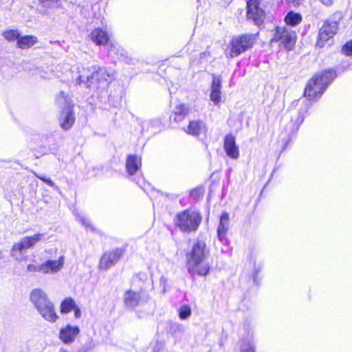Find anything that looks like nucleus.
<instances>
[{
    "label": "nucleus",
    "mask_w": 352,
    "mask_h": 352,
    "mask_svg": "<svg viewBox=\"0 0 352 352\" xmlns=\"http://www.w3.org/2000/svg\"><path fill=\"white\" fill-rule=\"evenodd\" d=\"M78 76L74 79L75 85H83L86 88L100 93L107 90L110 83L116 78L114 69L95 65L78 68Z\"/></svg>",
    "instance_id": "1"
},
{
    "label": "nucleus",
    "mask_w": 352,
    "mask_h": 352,
    "mask_svg": "<svg viewBox=\"0 0 352 352\" xmlns=\"http://www.w3.org/2000/svg\"><path fill=\"white\" fill-rule=\"evenodd\" d=\"M209 250L206 243L197 240L192 245L190 252L187 254L188 270L190 274L198 276H206L210 272V265L206 262Z\"/></svg>",
    "instance_id": "2"
},
{
    "label": "nucleus",
    "mask_w": 352,
    "mask_h": 352,
    "mask_svg": "<svg viewBox=\"0 0 352 352\" xmlns=\"http://www.w3.org/2000/svg\"><path fill=\"white\" fill-rule=\"evenodd\" d=\"M336 77L335 71L331 69L324 70L316 74L308 82L304 92L305 96L309 100L320 97Z\"/></svg>",
    "instance_id": "3"
},
{
    "label": "nucleus",
    "mask_w": 352,
    "mask_h": 352,
    "mask_svg": "<svg viewBox=\"0 0 352 352\" xmlns=\"http://www.w3.org/2000/svg\"><path fill=\"white\" fill-rule=\"evenodd\" d=\"M201 217L199 213L190 210H186L177 214L175 225L182 232H190L197 230Z\"/></svg>",
    "instance_id": "4"
},
{
    "label": "nucleus",
    "mask_w": 352,
    "mask_h": 352,
    "mask_svg": "<svg viewBox=\"0 0 352 352\" xmlns=\"http://www.w3.org/2000/svg\"><path fill=\"white\" fill-rule=\"evenodd\" d=\"M44 234H35L31 236H25L20 241L15 243L11 249L10 254L18 261H23L26 258V250L34 246L41 241Z\"/></svg>",
    "instance_id": "5"
},
{
    "label": "nucleus",
    "mask_w": 352,
    "mask_h": 352,
    "mask_svg": "<svg viewBox=\"0 0 352 352\" xmlns=\"http://www.w3.org/2000/svg\"><path fill=\"white\" fill-rule=\"evenodd\" d=\"M256 36L257 34H244L234 38L230 43V50L226 52V56L234 58L251 48L256 40Z\"/></svg>",
    "instance_id": "6"
},
{
    "label": "nucleus",
    "mask_w": 352,
    "mask_h": 352,
    "mask_svg": "<svg viewBox=\"0 0 352 352\" xmlns=\"http://www.w3.org/2000/svg\"><path fill=\"white\" fill-rule=\"evenodd\" d=\"M296 39V34L294 31L285 27H277L272 41L280 42L285 49L291 50L295 45Z\"/></svg>",
    "instance_id": "7"
},
{
    "label": "nucleus",
    "mask_w": 352,
    "mask_h": 352,
    "mask_svg": "<svg viewBox=\"0 0 352 352\" xmlns=\"http://www.w3.org/2000/svg\"><path fill=\"white\" fill-rule=\"evenodd\" d=\"M247 17L260 25L265 19V12L260 8L258 0H249L247 2Z\"/></svg>",
    "instance_id": "8"
},
{
    "label": "nucleus",
    "mask_w": 352,
    "mask_h": 352,
    "mask_svg": "<svg viewBox=\"0 0 352 352\" xmlns=\"http://www.w3.org/2000/svg\"><path fill=\"white\" fill-rule=\"evenodd\" d=\"M337 30L338 23L336 21H325L319 30L317 45L322 47L325 42L336 34Z\"/></svg>",
    "instance_id": "9"
},
{
    "label": "nucleus",
    "mask_w": 352,
    "mask_h": 352,
    "mask_svg": "<svg viewBox=\"0 0 352 352\" xmlns=\"http://www.w3.org/2000/svg\"><path fill=\"white\" fill-rule=\"evenodd\" d=\"M123 254L124 250L120 248L104 253L100 258V269L107 270L119 261Z\"/></svg>",
    "instance_id": "10"
},
{
    "label": "nucleus",
    "mask_w": 352,
    "mask_h": 352,
    "mask_svg": "<svg viewBox=\"0 0 352 352\" xmlns=\"http://www.w3.org/2000/svg\"><path fill=\"white\" fill-rule=\"evenodd\" d=\"M64 256H60L57 260H47L41 265V272L45 274H54L60 271L64 265Z\"/></svg>",
    "instance_id": "11"
},
{
    "label": "nucleus",
    "mask_w": 352,
    "mask_h": 352,
    "mask_svg": "<svg viewBox=\"0 0 352 352\" xmlns=\"http://www.w3.org/2000/svg\"><path fill=\"white\" fill-rule=\"evenodd\" d=\"M223 148L226 155L233 159L236 160L239 157V150L236 144L235 138L232 135H228L224 138Z\"/></svg>",
    "instance_id": "12"
},
{
    "label": "nucleus",
    "mask_w": 352,
    "mask_h": 352,
    "mask_svg": "<svg viewBox=\"0 0 352 352\" xmlns=\"http://www.w3.org/2000/svg\"><path fill=\"white\" fill-rule=\"evenodd\" d=\"M39 314L47 321L55 322L58 318V316L55 311L54 303L50 301L40 307L36 308Z\"/></svg>",
    "instance_id": "13"
},
{
    "label": "nucleus",
    "mask_w": 352,
    "mask_h": 352,
    "mask_svg": "<svg viewBox=\"0 0 352 352\" xmlns=\"http://www.w3.org/2000/svg\"><path fill=\"white\" fill-rule=\"evenodd\" d=\"M80 333V329L76 326L67 325L60 329L59 338L65 344H71Z\"/></svg>",
    "instance_id": "14"
},
{
    "label": "nucleus",
    "mask_w": 352,
    "mask_h": 352,
    "mask_svg": "<svg viewBox=\"0 0 352 352\" xmlns=\"http://www.w3.org/2000/svg\"><path fill=\"white\" fill-rule=\"evenodd\" d=\"M59 122L60 126L65 131L69 130L75 122L73 107L64 108L60 113Z\"/></svg>",
    "instance_id": "15"
},
{
    "label": "nucleus",
    "mask_w": 352,
    "mask_h": 352,
    "mask_svg": "<svg viewBox=\"0 0 352 352\" xmlns=\"http://www.w3.org/2000/svg\"><path fill=\"white\" fill-rule=\"evenodd\" d=\"M230 225L229 214L228 212H223L220 217L219 224L217 228V236L219 240L223 243H226L228 240L226 235L228 231Z\"/></svg>",
    "instance_id": "16"
},
{
    "label": "nucleus",
    "mask_w": 352,
    "mask_h": 352,
    "mask_svg": "<svg viewBox=\"0 0 352 352\" xmlns=\"http://www.w3.org/2000/svg\"><path fill=\"white\" fill-rule=\"evenodd\" d=\"M30 299L36 309L51 301L46 293L43 289L38 288L34 289L31 292Z\"/></svg>",
    "instance_id": "17"
},
{
    "label": "nucleus",
    "mask_w": 352,
    "mask_h": 352,
    "mask_svg": "<svg viewBox=\"0 0 352 352\" xmlns=\"http://www.w3.org/2000/svg\"><path fill=\"white\" fill-rule=\"evenodd\" d=\"M186 132L194 136L205 135L207 132V127L204 122L201 120H193L190 122Z\"/></svg>",
    "instance_id": "18"
},
{
    "label": "nucleus",
    "mask_w": 352,
    "mask_h": 352,
    "mask_svg": "<svg viewBox=\"0 0 352 352\" xmlns=\"http://www.w3.org/2000/svg\"><path fill=\"white\" fill-rule=\"evenodd\" d=\"M126 307L130 309H134L140 303V295L138 292L132 290L126 291L123 296Z\"/></svg>",
    "instance_id": "19"
},
{
    "label": "nucleus",
    "mask_w": 352,
    "mask_h": 352,
    "mask_svg": "<svg viewBox=\"0 0 352 352\" xmlns=\"http://www.w3.org/2000/svg\"><path fill=\"white\" fill-rule=\"evenodd\" d=\"M141 166V158L135 155H130L126 160V169L130 176L133 175Z\"/></svg>",
    "instance_id": "20"
},
{
    "label": "nucleus",
    "mask_w": 352,
    "mask_h": 352,
    "mask_svg": "<svg viewBox=\"0 0 352 352\" xmlns=\"http://www.w3.org/2000/svg\"><path fill=\"white\" fill-rule=\"evenodd\" d=\"M91 38L98 45H104L109 40L107 31L101 28H96L91 33Z\"/></svg>",
    "instance_id": "21"
},
{
    "label": "nucleus",
    "mask_w": 352,
    "mask_h": 352,
    "mask_svg": "<svg viewBox=\"0 0 352 352\" xmlns=\"http://www.w3.org/2000/svg\"><path fill=\"white\" fill-rule=\"evenodd\" d=\"M37 38L32 35L20 36L16 42L17 47L21 49H27L33 46L37 43Z\"/></svg>",
    "instance_id": "22"
},
{
    "label": "nucleus",
    "mask_w": 352,
    "mask_h": 352,
    "mask_svg": "<svg viewBox=\"0 0 352 352\" xmlns=\"http://www.w3.org/2000/svg\"><path fill=\"white\" fill-rule=\"evenodd\" d=\"M188 108L184 104H178L173 109V115L170 116V119L175 122H180L188 113Z\"/></svg>",
    "instance_id": "23"
},
{
    "label": "nucleus",
    "mask_w": 352,
    "mask_h": 352,
    "mask_svg": "<svg viewBox=\"0 0 352 352\" xmlns=\"http://www.w3.org/2000/svg\"><path fill=\"white\" fill-rule=\"evenodd\" d=\"M104 46L111 56H117L118 58H120V56H124V50L117 43H109L108 41Z\"/></svg>",
    "instance_id": "24"
},
{
    "label": "nucleus",
    "mask_w": 352,
    "mask_h": 352,
    "mask_svg": "<svg viewBox=\"0 0 352 352\" xmlns=\"http://www.w3.org/2000/svg\"><path fill=\"white\" fill-rule=\"evenodd\" d=\"M302 18V16L294 11L289 12L285 17V21L287 25L290 26H296L300 23Z\"/></svg>",
    "instance_id": "25"
},
{
    "label": "nucleus",
    "mask_w": 352,
    "mask_h": 352,
    "mask_svg": "<svg viewBox=\"0 0 352 352\" xmlns=\"http://www.w3.org/2000/svg\"><path fill=\"white\" fill-rule=\"evenodd\" d=\"M75 306V301L72 298H65L60 304V312L62 314H68Z\"/></svg>",
    "instance_id": "26"
},
{
    "label": "nucleus",
    "mask_w": 352,
    "mask_h": 352,
    "mask_svg": "<svg viewBox=\"0 0 352 352\" xmlns=\"http://www.w3.org/2000/svg\"><path fill=\"white\" fill-rule=\"evenodd\" d=\"M56 102L63 109L69 107H72L70 99L67 98L63 91H60L56 97Z\"/></svg>",
    "instance_id": "27"
},
{
    "label": "nucleus",
    "mask_w": 352,
    "mask_h": 352,
    "mask_svg": "<svg viewBox=\"0 0 352 352\" xmlns=\"http://www.w3.org/2000/svg\"><path fill=\"white\" fill-rule=\"evenodd\" d=\"M3 36L5 37V38L9 41H18V39L20 37L19 33L16 30H9L7 31H5L3 33Z\"/></svg>",
    "instance_id": "28"
},
{
    "label": "nucleus",
    "mask_w": 352,
    "mask_h": 352,
    "mask_svg": "<svg viewBox=\"0 0 352 352\" xmlns=\"http://www.w3.org/2000/svg\"><path fill=\"white\" fill-rule=\"evenodd\" d=\"M191 315V308L188 305H183L179 309V317L181 320H186Z\"/></svg>",
    "instance_id": "29"
},
{
    "label": "nucleus",
    "mask_w": 352,
    "mask_h": 352,
    "mask_svg": "<svg viewBox=\"0 0 352 352\" xmlns=\"http://www.w3.org/2000/svg\"><path fill=\"white\" fill-rule=\"evenodd\" d=\"M221 82L219 77L213 76L212 86H211V91L221 92Z\"/></svg>",
    "instance_id": "30"
},
{
    "label": "nucleus",
    "mask_w": 352,
    "mask_h": 352,
    "mask_svg": "<svg viewBox=\"0 0 352 352\" xmlns=\"http://www.w3.org/2000/svg\"><path fill=\"white\" fill-rule=\"evenodd\" d=\"M39 3L43 7L53 8L58 6V0H39Z\"/></svg>",
    "instance_id": "31"
},
{
    "label": "nucleus",
    "mask_w": 352,
    "mask_h": 352,
    "mask_svg": "<svg viewBox=\"0 0 352 352\" xmlns=\"http://www.w3.org/2000/svg\"><path fill=\"white\" fill-rule=\"evenodd\" d=\"M221 92L210 91V99L214 104H219L221 101Z\"/></svg>",
    "instance_id": "32"
},
{
    "label": "nucleus",
    "mask_w": 352,
    "mask_h": 352,
    "mask_svg": "<svg viewBox=\"0 0 352 352\" xmlns=\"http://www.w3.org/2000/svg\"><path fill=\"white\" fill-rule=\"evenodd\" d=\"M342 52L347 56H352V40L342 47Z\"/></svg>",
    "instance_id": "33"
},
{
    "label": "nucleus",
    "mask_w": 352,
    "mask_h": 352,
    "mask_svg": "<svg viewBox=\"0 0 352 352\" xmlns=\"http://www.w3.org/2000/svg\"><path fill=\"white\" fill-rule=\"evenodd\" d=\"M263 267L262 263H258L256 265V263H254L253 272H252V276H253V280L254 282L256 280L257 276L258 275L259 272H261V269Z\"/></svg>",
    "instance_id": "34"
},
{
    "label": "nucleus",
    "mask_w": 352,
    "mask_h": 352,
    "mask_svg": "<svg viewBox=\"0 0 352 352\" xmlns=\"http://www.w3.org/2000/svg\"><path fill=\"white\" fill-rule=\"evenodd\" d=\"M241 352H255V347L251 343H245L241 346Z\"/></svg>",
    "instance_id": "35"
},
{
    "label": "nucleus",
    "mask_w": 352,
    "mask_h": 352,
    "mask_svg": "<svg viewBox=\"0 0 352 352\" xmlns=\"http://www.w3.org/2000/svg\"><path fill=\"white\" fill-rule=\"evenodd\" d=\"M27 270L30 272H41V265L30 264L27 266Z\"/></svg>",
    "instance_id": "36"
},
{
    "label": "nucleus",
    "mask_w": 352,
    "mask_h": 352,
    "mask_svg": "<svg viewBox=\"0 0 352 352\" xmlns=\"http://www.w3.org/2000/svg\"><path fill=\"white\" fill-rule=\"evenodd\" d=\"M78 219L82 223V224L85 226L86 228L90 227L89 221L85 217H81L79 215Z\"/></svg>",
    "instance_id": "37"
},
{
    "label": "nucleus",
    "mask_w": 352,
    "mask_h": 352,
    "mask_svg": "<svg viewBox=\"0 0 352 352\" xmlns=\"http://www.w3.org/2000/svg\"><path fill=\"white\" fill-rule=\"evenodd\" d=\"M44 182L48 184L50 186L54 188L56 190H58V186L54 184V182L50 179V178H47V179L44 180Z\"/></svg>",
    "instance_id": "38"
},
{
    "label": "nucleus",
    "mask_w": 352,
    "mask_h": 352,
    "mask_svg": "<svg viewBox=\"0 0 352 352\" xmlns=\"http://www.w3.org/2000/svg\"><path fill=\"white\" fill-rule=\"evenodd\" d=\"M74 310V316L76 318H79L81 316V311H80V308H78V307L75 306L74 308L73 309Z\"/></svg>",
    "instance_id": "39"
},
{
    "label": "nucleus",
    "mask_w": 352,
    "mask_h": 352,
    "mask_svg": "<svg viewBox=\"0 0 352 352\" xmlns=\"http://www.w3.org/2000/svg\"><path fill=\"white\" fill-rule=\"evenodd\" d=\"M289 3H292L294 6H299L303 0H286Z\"/></svg>",
    "instance_id": "40"
},
{
    "label": "nucleus",
    "mask_w": 352,
    "mask_h": 352,
    "mask_svg": "<svg viewBox=\"0 0 352 352\" xmlns=\"http://www.w3.org/2000/svg\"><path fill=\"white\" fill-rule=\"evenodd\" d=\"M325 6H331L333 3V0H319Z\"/></svg>",
    "instance_id": "41"
},
{
    "label": "nucleus",
    "mask_w": 352,
    "mask_h": 352,
    "mask_svg": "<svg viewBox=\"0 0 352 352\" xmlns=\"http://www.w3.org/2000/svg\"><path fill=\"white\" fill-rule=\"evenodd\" d=\"M37 177L38 179H40L41 180H42L43 182H44L45 179H47V178L45 176H37Z\"/></svg>",
    "instance_id": "42"
},
{
    "label": "nucleus",
    "mask_w": 352,
    "mask_h": 352,
    "mask_svg": "<svg viewBox=\"0 0 352 352\" xmlns=\"http://www.w3.org/2000/svg\"><path fill=\"white\" fill-rule=\"evenodd\" d=\"M3 257V252L1 250H0V260H1Z\"/></svg>",
    "instance_id": "43"
},
{
    "label": "nucleus",
    "mask_w": 352,
    "mask_h": 352,
    "mask_svg": "<svg viewBox=\"0 0 352 352\" xmlns=\"http://www.w3.org/2000/svg\"><path fill=\"white\" fill-rule=\"evenodd\" d=\"M60 352H69V351H67L66 350L61 349Z\"/></svg>",
    "instance_id": "44"
},
{
    "label": "nucleus",
    "mask_w": 352,
    "mask_h": 352,
    "mask_svg": "<svg viewBox=\"0 0 352 352\" xmlns=\"http://www.w3.org/2000/svg\"><path fill=\"white\" fill-rule=\"evenodd\" d=\"M153 352H158V351H156L155 349L153 350Z\"/></svg>",
    "instance_id": "45"
}]
</instances>
